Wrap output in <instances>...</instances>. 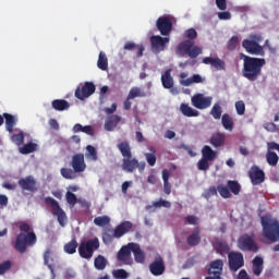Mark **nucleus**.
Returning <instances> with one entry per match:
<instances>
[{
	"mask_svg": "<svg viewBox=\"0 0 279 279\" xmlns=\"http://www.w3.org/2000/svg\"><path fill=\"white\" fill-rule=\"evenodd\" d=\"M19 186L22 191H28L29 193H36V179L33 175H28L26 178H22L17 181Z\"/></svg>",
	"mask_w": 279,
	"mask_h": 279,
	"instance_id": "obj_18",
	"label": "nucleus"
},
{
	"mask_svg": "<svg viewBox=\"0 0 279 279\" xmlns=\"http://www.w3.org/2000/svg\"><path fill=\"white\" fill-rule=\"evenodd\" d=\"M186 241H187V245H190L191 247H195V246L199 245V243H202V235L199 233V227H196L194 229L192 234H190L187 236Z\"/></svg>",
	"mask_w": 279,
	"mask_h": 279,
	"instance_id": "obj_25",
	"label": "nucleus"
},
{
	"mask_svg": "<svg viewBox=\"0 0 279 279\" xmlns=\"http://www.w3.org/2000/svg\"><path fill=\"white\" fill-rule=\"evenodd\" d=\"M132 243H129L125 246H122L118 252L117 258L119 263L123 265H132Z\"/></svg>",
	"mask_w": 279,
	"mask_h": 279,
	"instance_id": "obj_17",
	"label": "nucleus"
},
{
	"mask_svg": "<svg viewBox=\"0 0 279 279\" xmlns=\"http://www.w3.org/2000/svg\"><path fill=\"white\" fill-rule=\"evenodd\" d=\"M129 99H136V97H147V94L140 87H132L128 94Z\"/></svg>",
	"mask_w": 279,
	"mask_h": 279,
	"instance_id": "obj_41",
	"label": "nucleus"
},
{
	"mask_svg": "<svg viewBox=\"0 0 279 279\" xmlns=\"http://www.w3.org/2000/svg\"><path fill=\"white\" fill-rule=\"evenodd\" d=\"M250 40H252L253 43H256L258 45V43H263V35L260 34H253L250 35Z\"/></svg>",
	"mask_w": 279,
	"mask_h": 279,
	"instance_id": "obj_61",
	"label": "nucleus"
},
{
	"mask_svg": "<svg viewBox=\"0 0 279 279\" xmlns=\"http://www.w3.org/2000/svg\"><path fill=\"white\" fill-rule=\"evenodd\" d=\"M242 47L247 53H251V56H265V50L263 49V46H260L256 41H252L251 39H244L242 41Z\"/></svg>",
	"mask_w": 279,
	"mask_h": 279,
	"instance_id": "obj_14",
	"label": "nucleus"
},
{
	"mask_svg": "<svg viewBox=\"0 0 279 279\" xmlns=\"http://www.w3.org/2000/svg\"><path fill=\"white\" fill-rule=\"evenodd\" d=\"M117 148L123 157L122 170H124L125 173H134L136 169H138L140 173L145 171V161H138L136 157H132V146H130V142H121L117 145Z\"/></svg>",
	"mask_w": 279,
	"mask_h": 279,
	"instance_id": "obj_2",
	"label": "nucleus"
},
{
	"mask_svg": "<svg viewBox=\"0 0 279 279\" xmlns=\"http://www.w3.org/2000/svg\"><path fill=\"white\" fill-rule=\"evenodd\" d=\"M227 186L229 187V191L233 193V195H239V193H241V184L236 181H228Z\"/></svg>",
	"mask_w": 279,
	"mask_h": 279,
	"instance_id": "obj_45",
	"label": "nucleus"
},
{
	"mask_svg": "<svg viewBox=\"0 0 279 279\" xmlns=\"http://www.w3.org/2000/svg\"><path fill=\"white\" fill-rule=\"evenodd\" d=\"M266 161L270 167H278V162H279L278 154H276V151L267 150Z\"/></svg>",
	"mask_w": 279,
	"mask_h": 279,
	"instance_id": "obj_36",
	"label": "nucleus"
},
{
	"mask_svg": "<svg viewBox=\"0 0 279 279\" xmlns=\"http://www.w3.org/2000/svg\"><path fill=\"white\" fill-rule=\"evenodd\" d=\"M149 150L151 153H146L145 158H146V161L149 165V167H155L156 166V160H157V158H156V148L150 147Z\"/></svg>",
	"mask_w": 279,
	"mask_h": 279,
	"instance_id": "obj_43",
	"label": "nucleus"
},
{
	"mask_svg": "<svg viewBox=\"0 0 279 279\" xmlns=\"http://www.w3.org/2000/svg\"><path fill=\"white\" fill-rule=\"evenodd\" d=\"M71 167L75 173H84V171H86V161L84 159V154H75L72 157Z\"/></svg>",
	"mask_w": 279,
	"mask_h": 279,
	"instance_id": "obj_15",
	"label": "nucleus"
},
{
	"mask_svg": "<svg viewBox=\"0 0 279 279\" xmlns=\"http://www.w3.org/2000/svg\"><path fill=\"white\" fill-rule=\"evenodd\" d=\"M216 5H217L218 10H221V11L228 10L227 0H216Z\"/></svg>",
	"mask_w": 279,
	"mask_h": 279,
	"instance_id": "obj_58",
	"label": "nucleus"
},
{
	"mask_svg": "<svg viewBox=\"0 0 279 279\" xmlns=\"http://www.w3.org/2000/svg\"><path fill=\"white\" fill-rule=\"evenodd\" d=\"M119 123H121V117L117 114H112L108 117L107 120L105 121V130L107 132H114Z\"/></svg>",
	"mask_w": 279,
	"mask_h": 279,
	"instance_id": "obj_22",
	"label": "nucleus"
},
{
	"mask_svg": "<svg viewBox=\"0 0 279 279\" xmlns=\"http://www.w3.org/2000/svg\"><path fill=\"white\" fill-rule=\"evenodd\" d=\"M235 110L236 113L242 117V114H245V102L243 100H239L235 102Z\"/></svg>",
	"mask_w": 279,
	"mask_h": 279,
	"instance_id": "obj_55",
	"label": "nucleus"
},
{
	"mask_svg": "<svg viewBox=\"0 0 279 279\" xmlns=\"http://www.w3.org/2000/svg\"><path fill=\"white\" fill-rule=\"evenodd\" d=\"M217 187H215V186H211V187H209L208 190H207V192H206V195H205V197H214L215 195H217Z\"/></svg>",
	"mask_w": 279,
	"mask_h": 279,
	"instance_id": "obj_62",
	"label": "nucleus"
},
{
	"mask_svg": "<svg viewBox=\"0 0 279 279\" xmlns=\"http://www.w3.org/2000/svg\"><path fill=\"white\" fill-rule=\"evenodd\" d=\"M149 271L153 276H162L165 274V259L157 255L155 260L149 265Z\"/></svg>",
	"mask_w": 279,
	"mask_h": 279,
	"instance_id": "obj_19",
	"label": "nucleus"
},
{
	"mask_svg": "<svg viewBox=\"0 0 279 279\" xmlns=\"http://www.w3.org/2000/svg\"><path fill=\"white\" fill-rule=\"evenodd\" d=\"M192 106L197 110H206L213 106V96H204V94H195L191 98Z\"/></svg>",
	"mask_w": 279,
	"mask_h": 279,
	"instance_id": "obj_9",
	"label": "nucleus"
},
{
	"mask_svg": "<svg viewBox=\"0 0 279 279\" xmlns=\"http://www.w3.org/2000/svg\"><path fill=\"white\" fill-rule=\"evenodd\" d=\"M65 199L69 205H71L72 208L75 207V204H77V196L73 192H66Z\"/></svg>",
	"mask_w": 279,
	"mask_h": 279,
	"instance_id": "obj_51",
	"label": "nucleus"
},
{
	"mask_svg": "<svg viewBox=\"0 0 279 279\" xmlns=\"http://www.w3.org/2000/svg\"><path fill=\"white\" fill-rule=\"evenodd\" d=\"M203 64H210L217 71H226V61L220 58L205 57L203 58Z\"/></svg>",
	"mask_w": 279,
	"mask_h": 279,
	"instance_id": "obj_21",
	"label": "nucleus"
},
{
	"mask_svg": "<svg viewBox=\"0 0 279 279\" xmlns=\"http://www.w3.org/2000/svg\"><path fill=\"white\" fill-rule=\"evenodd\" d=\"M221 124L228 132H232L234 130V120L228 113H225L221 117Z\"/></svg>",
	"mask_w": 279,
	"mask_h": 279,
	"instance_id": "obj_32",
	"label": "nucleus"
},
{
	"mask_svg": "<svg viewBox=\"0 0 279 279\" xmlns=\"http://www.w3.org/2000/svg\"><path fill=\"white\" fill-rule=\"evenodd\" d=\"M11 141H12V143L16 144L17 146H21V145H23V143L25 141V135L23 134V132L13 134L11 136Z\"/></svg>",
	"mask_w": 279,
	"mask_h": 279,
	"instance_id": "obj_50",
	"label": "nucleus"
},
{
	"mask_svg": "<svg viewBox=\"0 0 279 279\" xmlns=\"http://www.w3.org/2000/svg\"><path fill=\"white\" fill-rule=\"evenodd\" d=\"M60 173L65 180H75L77 178V172L71 168H61Z\"/></svg>",
	"mask_w": 279,
	"mask_h": 279,
	"instance_id": "obj_40",
	"label": "nucleus"
},
{
	"mask_svg": "<svg viewBox=\"0 0 279 279\" xmlns=\"http://www.w3.org/2000/svg\"><path fill=\"white\" fill-rule=\"evenodd\" d=\"M238 279H251L250 275H247V271L241 270L238 275Z\"/></svg>",
	"mask_w": 279,
	"mask_h": 279,
	"instance_id": "obj_64",
	"label": "nucleus"
},
{
	"mask_svg": "<svg viewBox=\"0 0 279 279\" xmlns=\"http://www.w3.org/2000/svg\"><path fill=\"white\" fill-rule=\"evenodd\" d=\"M51 106L53 110H57V112H64V110H69V108H71V104L65 99H54L51 101Z\"/></svg>",
	"mask_w": 279,
	"mask_h": 279,
	"instance_id": "obj_27",
	"label": "nucleus"
},
{
	"mask_svg": "<svg viewBox=\"0 0 279 279\" xmlns=\"http://www.w3.org/2000/svg\"><path fill=\"white\" fill-rule=\"evenodd\" d=\"M171 39L169 37H162L160 35H153L150 37V45L153 53H160L167 49V45Z\"/></svg>",
	"mask_w": 279,
	"mask_h": 279,
	"instance_id": "obj_11",
	"label": "nucleus"
},
{
	"mask_svg": "<svg viewBox=\"0 0 279 279\" xmlns=\"http://www.w3.org/2000/svg\"><path fill=\"white\" fill-rule=\"evenodd\" d=\"M210 160L204 159V157L198 161L197 167L199 171H208L210 169Z\"/></svg>",
	"mask_w": 279,
	"mask_h": 279,
	"instance_id": "obj_54",
	"label": "nucleus"
},
{
	"mask_svg": "<svg viewBox=\"0 0 279 279\" xmlns=\"http://www.w3.org/2000/svg\"><path fill=\"white\" fill-rule=\"evenodd\" d=\"M64 252H66V254H75L77 252V241L72 240L71 242L65 244Z\"/></svg>",
	"mask_w": 279,
	"mask_h": 279,
	"instance_id": "obj_49",
	"label": "nucleus"
},
{
	"mask_svg": "<svg viewBox=\"0 0 279 279\" xmlns=\"http://www.w3.org/2000/svg\"><path fill=\"white\" fill-rule=\"evenodd\" d=\"M241 60H243L242 75L248 82H256L260 75H263V66L267 64V61L263 58L250 57L241 53Z\"/></svg>",
	"mask_w": 279,
	"mask_h": 279,
	"instance_id": "obj_1",
	"label": "nucleus"
},
{
	"mask_svg": "<svg viewBox=\"0 0 279 279\" xmlns=\"http://www.w3.org/2000/svg\"><path fill=\"white\" fill-rule=\"evenodd\" d=\"M156 27L161 36H169L173 31V22L167 15L159 16L156 21Z\"/></svg>",
	"mask_w": 279,
	"mask_h": 279,
	"instance_id": "obj_10",
	"label": "nucleus"
},
{
	"mask_svg": "<svg viewBox=\"0 0 279 279\" xmlns=\"http://www.w3.org/2000/svg\"><path fill=\"white\" fill-rule=\"evenodd\" d=\"M153 206H155V208H171V203L169 201L159 199L153 203Z\"/></svg>",
	"mask_w": 279,
	"mask_h": 279,
	"instance_id": "obj_56",
	"label": "nucleus"
},
{
	"mask_svg": "<svg viewBox=\"0 0 279 279\" xmlns=\"http://www.w3.org/2000/svg\"><path fill=\"white\" fill-rule=\"evenodd\" d=\"M228 258H229L230 271H239V269H241V267L245 266V259L243 257V253L231 252L228 254Z\"/></svg>",
	"mask_w": 279,
	"mask_h": 279,
	"instance_id": "obj_12",
	"label": "nucleus"
},
{
	"mask_svg": "<svg viewBox=\"0 0 279 279\" xmlns=\"http://www.w3.org/2000/svg\"><path fill=\"white\" fill-rule=\"evenodd\" d=\"M113 278L116 279H128L130 278V274L125 271V269L113 270Z\"/></svg>",
	"mask_w": 279,
	"mask_h": 279,
	"instance_id": "obj_53",
	"label": "nucleus"
},
{
	"mask_svg": "<svg viewBox=\"0 0 279 279\" xmlns=\"http://www.w3.org/2000/svg\"><path fill=\"white\" fill-rule=\"evenodd\" d=\"M183 38H187L181 41L177 47L178 56H189L192 60H195L198 56H202V47L195 46V38H197V31L195 28H189L184 32Z\"/></svg>",
	"mask_w": 279,
	"mask_h": 279,
	"instance_id": "obj_3",
	"label": "nucleus"
},
{
	"mask_svg": "<svg viewBox=\"0 0 279 279\" xmlns=\"http://www.w3.org/2000/svg\"><path fill=\"white\" fill-rule=\"evenodd\" d=\"M131 252L134 254L135 263H145V252L141 250V245L131 243Z\"/></svg>",
	"mask_w": 279,
	"mask_h": 279,
	"instance_id": "obj_26",
	"label": "nucleus"
},
{
	"mask_svg": "<svg viewBox=\"0 0 279 279\" xmlns=\"http://www.w3.org/2000/svg\"><path fill=\"white\" fill-rule=\"evenodd\" d=\"M214 247L218 254H221V256L225 254H230V246L223 240H216L214 242Z\"/></svg>",
	"mask_w": 279,
	"mask_h": 279,
	"instance_id": "obj_28",
	"label": "nucleus"
},
{
	"mask_svg": "<svg viewBox=\"0 0 279 279\" xmlns=\"http://www.w3.org/2000/svg\"><path fill=\"white\" fill-rule=\"evenodd\" d=\"M95 226H98V228H104V226H108L110 223V217L108 216H98L94 219Z\"/></svg>",
	"mask_w": 279,
	"mask_h": 279,
	"instance_id": "obj_47",
	"label": "nucleus"
},
{
	"mask_svg": "<svg viewBox=\"0 0 279 279\" xmlns=\"http://www.w3.org/2000/svg\"><path fill=\"white\" fill-rule=\"evenodd\" d=\"M210 145L214 147H223L226 145V134L223 133H215L210 137Z\"/></svg>",
	"mask_w": 279,
	"mask_h": 279,
	"instance_id": "obj_29",
	"label": "nucleus"
},
{
	"mask_svg": "<svg viewBox=\"0 0 279 279\" xmlns=\"http://www.w3.org/2000/svg\"><path fill=\"white\" fill-rule=\"evenodd\" d=\"M263 236L271 243H276L279 240V221L277 219H271L267 216L260 218Z\"/></svg>",
	"mask_w": 279,
	"mask_h": 279,
	"instance_id": "obj_5",
	"label": "nucleus"
},
{
	"mask_svg": "<svg viewBox=\"0 0 279 279\" xmlns=\"http://www.w3.org/2000/svg\"><path fill=\"white\" fill-rule=\"evenodd\" d=\"M95 90H96L95 83L85 82L82 87L76 88L75 97H76V99L84 101L85 99H88V97H90V95H94Z\"/></svg>",
	"mask_w": 279,
	"mask_h": 279,
	"instance_id": "obj_13",
	"label": "nucleus"
},
{
	"mask_svg": "<svg viewBox=\"0 0 279 279\" xmlns=\"http://www.w3.org/2000/svg\"><path fill=\"white\" fill-rule=\"evenodd\" d=\"M99 250V239L94 238L87 241H82L78 246V254L81 258H85L86 260H89V258H93V254H95V251Z\"/></svg>",
	"mask_w": 279,
	"mask_h": 279,
	"instance_id": "obj_6",
	"label": "nucleus"
},
{
	"mask_svg": "<svg viewBox=\"0 0 279 279\" xmlns=\"http://www.w3.org/2000/svg\"><path fill=\"white\" fill-rule=\"evenodd\" d=\"M85 157L88 160H93L94 162H96V160H98V158H99L97 156V148H95V146H93V145H87Z\"/></svg>",
	"mask_w": 279,
	"mask_h": 279,
	"instance_id": "obj_39",
	"label": "nucleus"
},
{
	"mask_svg": "<svg viewBox=\"0 0 279 279\" xmlns=\"http://www.w3.org/2000/svg\"><path fill=\"white\" fill-rule=\"evenodd\" d=\"M185 223H189V226H197V217L196 216L185 217Z\"/></svg>",
	"mask_w": 279,
	"mask_h": 279,
	"instance_id": "obj_60",
	"label": "nucleus"
},
{
	"mask_svg": "<svg viewBox=\"0 0 279 279\" xmlns=\"http://www.w3.org/2000/svg\"><path fill=\"white\" fill-rule=\"evenodd\" d=\"M238 46H239V36H232L227 44V49L229 51H234V49H236Z\"/></svg>",
	"mask_w": 279,
	"mask_h": 279,
	"instance_id": "obj_52",
	"label": "nucleus"
},
{
	"mask_svg": "<svg viewBox=\"0 0 279 279\" xmlns=\"http://www.w3.org/2000/svg\"><path fill=\"white\" fill-rule=\"evenodd\" d=\"M132 228H133V225L131 221L121 222L113 230L114 239H121V236H124V234H128V232H130V230H132Z\"/></svg>",
	"mask_w": 279,
	"mask_h": 279,
	"instance_id": "obj_20",
	"label": "nucleus"
},
{
	"mask_svg": "<svg viewBox=\"0 0 279 279\" xmlns=\"http://www.w3.org/2000/svg\"><path fill=\"white\" fill-rule=\"evenodd\" d=\"M204 82V78H202V75L194 74L190 78L182 80L181 84L182 86H191V84H202Z\"/></svg>",
	"mask_w": 279,
	"mask_h": 279,
	"instance_id": "obj_37",
	"label": "nucleus"
},
{
	"mask_svg": "<svg viewBox=\"0 0 279 279\" xmlns=\"http://www.w3.org/2000/svg\"><path fill=\"white\" fill-rule=\"evenodd\" d=\"M210 114L214 119H221V114H223V110L221 109V105L215 104L210 110Z\"/></svg>",
	"mask_w": 279,
	"mask_h": 279,
	"instance_id": "obj_48",
	"label": "nucleus"
},
{
	"mask_svg": "<svg viewBox=\"0 0 279 279\" xmlns=\"http://www.w3.org/2000/svg\"><path fill=\"white\" fill-rule=\"evenodd\" d=\"M263 265H264L263 257L256 256L253 259V274H254V276H260L263 274Z\"/></svg>",
	"mask_w": 279,
	"mask_h": 279,
	"instance_id": "obj_33",
	"label": "nucleus"
},
{
	"mask_svg": "<svg viewBox=\"0 0 279 279\" xmlns=\"http://www.w3.org/2000/svg\"><path fill=\"white\" fill-rule=\"evenodd\" d=\"M45 204L52 208V215L57 217L61 228H64V226H66V213L64 209H62V207H60V203H58V201H56L53 197L48 196L45 198Z\"/></svg>",
	"mask_w": 279,
	"mask_h": 279,
	"instance_id": "obj_7",
	"label": "nucleus"
},
{
	"mask_svg": "<svg viewBox=\"0 0 279 279\" xmlns=\"http://www.w3.org/2000/svg\"><path fill=\"white\" fill-rule=\"evenodd\" d=\"M10 267H12V263L10 260L0 264V276H3L5 271H9Z\"/></svg>",
	"mask_w": 279,
	"mask_h": 279,
	"instance_id": "obj_57",
	"label": "nucleus"
},
{
	"mask_svg": "<svg viewBox=\"0 0 279 279\" xmlns=\"http://www.w3.org/2000/svg\"><path fill=\"white\" fill-rule=\"evenodd\" d=\"M238 247L242 252H253V254H256L258 252V244L254 240V233L247 234L244 233L242 234L239 240H238Z\"/></svg>",
	"mask_w": 279,
	"mask_h": 279,
	"instance_id": "obj_8",
	"label": "nucleus"
},
{
	"mask_svg": "<svg viewBox=\"0 0 279 279\" xmlns=\"http://www.w3.org/2000/svg\"><path fill=\"white\" fill-rule=\"evenodd\" d=\"M202 156L205 160L213 161L214 158H217V153L210 146L206 145L202 149Z\"/></svg>",
	"mask_w": 279,
	"mask_h": 279,
	"instance_id": "obj_35",
	"label": "nucleus"
},
{
	"mask_svg": "<svg viewBox=\"0 0 279 279\" xmlns=\"http://www.w3.org/2000/svg\"><path fill=\"white\" fill-rule=\"evenodd\" d=\"M180 111L183 117H199V112L197 111V109H193L191 106H189V104H181Z\"/></svg>",
	"mask_w": 279,
	"mask_h": 279,
	"instance_id": "obj_31",
	"label": "nucleus"
},
{
	"mask_svg": "<svg viewBox=\"0 0 279 279\" xmlns=\"http://www.w3.org/2000/svg\"><path fill=\"white\" fill-rule=\"evenodd\" d=\"M108 266V259L104 257V255H98L94 260V267L98 269V271H104Z\"/></svg>",
	"mask_w": 279,
	"mask_h": 279,
	"instance_id": "obj_34",
	"label": "nucleus"
},
{
	"mask_svg": "<svg viewBox=\"0 0 279 279\" xmlns=\"http://www.w3.org/2000/svg\"><path fill=\"white\" fill-rule=\"evenodd\" d=\"M217 191L219 192V195L223 197V199H230V197H232V193H230V187L223 184L218 185Z\"/></svg>",
	"mask_w": 279,
	"mask_h": 279,
	"instance_id": "obj_44",
	"label": "nucleus"
},
{
	"mask_svg": "<svg viewBox=\"0 0 279 279\" xmlns=\"http://www.w3.org/2000/svg\"><path fill=\"white\" fill-rule=\"evenodd\" d=\"M48 123H49L51 130H56V131L60 130V124L58 123V120L50 119Z\"/></svg>",
	"mask_w": 279,
	"mask_h": 279,
	"instance_id": "obj_63",
	"label": "nucleus"
},
{
	"mask_svg": "<svg viewBox=\"0 0 279 279\" xmlns=\"http://www.w3.org/2000/svg\"><path fill=\"white\" fill-rule=\"evenodd\" d=\"M223 271V260L216 259L210 263V267L208 269L209 276H221V272Z\"/></svg>",
	"mask_w": 279,
	"mask_h": 279,
	"instance_id": "obj_24",
	"label": "nucleus"
},
{
	"mask_svg": "<svg viewBox=\"0 0 279 279\" xmlns=\"http://www.w3.org/2000/svg\"><path fill=\"white\" fill-rule=\"evenodd\" d=\"M19 229L21 230V232H26V234H17L14 248L16 250V252H20V254H25L27 252V246L32 247L36 245L38 238L36 236V233L34 231H31L32 227L27 222H21Z\"/></svg>",
	"mask_w": 279,
	"mask_h": 279,
	"instance_id": "obj_4",
	"label": "nucleus"
},
{
	"mask_svg": "<svg viewBox=\"0 0 279 279\" xmlns=\"http://www.w3.org/2000/svg\"><path fill=\"white\" fill-rule=\"evenodd\" d=\"M37 147H38V145L36 143L31 142L20 148V154H24V155L34 154V151H36Z\"/></svg>",
	"mask_w": 279,
	"mask_h": 279,
	"instance_id": "obj_42",
	"label": "nucleus"
},
{
	"mask_svg": "<svg viewBox=\"0 0 279 279\" xmlns=\"http://www.w3.org/2000/svg\"><path fill=\"white\" fill-rule=\"evenodd\" d=\"M218 19L220 21H230V19H232V14H230V12H228V11L220 12V13H218Z\"/></svg>",
	"mask_w": 279,
	"mask_h": 279,
	"instance_id": "obj_59",
	"label": "nucleus"
},
{
	"mask_svg": "<svg viewBox=\"0 0 279 279\" xmlns=\"http://www.w3.org/2000/svg\"><path fill=\"white\" fill-rule=\"evenodd\" d=\"M161 84L163 88H173V76H171V69L166 70L161 75Z\"/></svg>",
	"mask_w": 279,
	"mask_h": 279,
	"instance_id": "obj_30",
	"label": "nucleus"
},
{
	"mask_svg": "<svg viewBox=\"0 0 279 279\" xmlns=\"http://www.w3.org/2000/svg\"><path fill=\"white\" fill-rule=\"evenodd\" d=\"M97 66L100 71H108V56L105 52L99 53Z\"/></svg>",
	"mask_w": 279,
	"mask_h": 279,
	"instance_id": "obj_38",
	"label": "nucleus"
},
{
	"mask_svg": "<svg viewBox=\"0 0 279 279\" xmlns=\"http://www.w3.org/2000/svg\"><path fill=\"white\" fill-rule=\"evenodd\" d=\"M248 178L253 186H258L265 182V172L258 166H253L248 172Z\"/></svg>",
	"mask_w": 279,
	"mask_h": 279,
	"instance_id": "obj_16",
	"label": "nucleus"
},
{
	"mask_svg": "<svg viewBox=\"0 0 279 279\" xmlns=\"http://www.w3.org/2000/svg\"><path fill=\"white\" fill-rule=\"evenodd\" d=\"M102 241L106 245H109V243H111L112 241H114V230L112 231V229H107L104 233H102Z\"/></svg>",
	"mask_w": 279,
	"mask_h": 279,
	"instance_id": "obj_46",
	"label": "nucleus"
},
{
	"mask_svg": "<svg viewBox=\"0 0 279 279\" xmlns=\"http://www.w3.org/2000/svg\"><path fill=\"white\" fill-rule=\"evenodd\" d=\"M2 117L5 120L7 132H10V134H12L14 132L16 123H19V119L11 113H3Z\"/></svg>",
	"mask_w": 279,
	"mask_h": 279,
	"instance_id": "obj_23",
	"label": "nucleus"
}]
</instances>
